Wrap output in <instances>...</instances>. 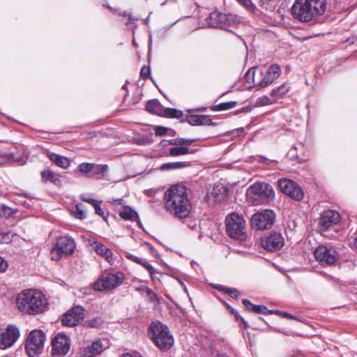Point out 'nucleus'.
Masks as SVG:
<instances>
[{"label":"nucleus","mask_w":357,"mask_h":357,"mask_svg":"<svg viewBox=\"0 0 357 357\" xmlns=\"http://www.w3.org/2000/svg\"><path fill=\"white\" fill-rule=\"evenodd\" d=\"M124 279L121 272L105 273L93 284V289L96 291L111 290L119 287Z\"/></svg>","instance_id":"obj_7"},{"label":"nucleus","mask_w":357,"mask_h":357,"mask_svg":"<svg viewBox=\"0 0 357 357\" xmlns=\"http://www.w3.org/2000/svg\"><path fill=\"white\" fill-rule=\"evenodd\" d=\"M102 257H104L109 264H112L114 261L113 257V253L112 250L107 248L103 255Z\"/></svg>","instance_id":"obj_42"},{"label":"nucleus","mask_w":357,"mask_h":357,"mask_svg":"<svg viewBox=\"0 0 357 357\" xmlns=\"http://www.w3.org/2000/svg\"><path fill=\"white\" fill-rule=\"evenodd\" d=\"M197 141V139H188V138H177L174 139L169 141V144L172 145H182V146H189L192 144L193 142Z\"/></svg>","instance_id":"obj_32"},{"label":"nucleus","mask_w":357,"mask_h":357,"mask_svg":"<svg viewBox=\"0 0 357 357\" xmlns=\"http://www.w3.org/2000/svg\"><path fill=\"white\" fill-rule=\"evenodd\" d=\"M289 85L287 83H284L280 86L273 89L271 95L276 98L281 97L286 94L289 91Z\"/></svg>","instance_id":"obj_30"},{"label":"nucleus","mask_w":357,"mask_h":357,"mask_svg":"<svg viewBox=\"0 0 357 357\" xmlns=\"http://www.w3.org/2000/svg\"><path fill=\"white\" fill-rule=\"evenodd\" d=\"M165 200L167 210L176 218L183 219L190 214L192 204L185 186H172L165 192Z\"/></svg>","instance_id":"obj_1"},{"label":"nucleus","mask_w":357,"mask_h":357,"mask_svg":"<svg viewBox=\"0 0 357 357\" xmlns=\"http://www.w3.org/2000/svg\"><path fill=\"white\" fill-rule=\"evenodd\" d=\"M76 210L74 212L75 217L79 220H83L86 218V213L83 210V206L81 204H78L75 206Z\"/></svg>","instance_id":"obj_39"},{"label":"nucleus","mask_w":357,"mask_h":357,"mask_svg":"<svg viewBox=\"0 0 357 357\" xmlns=\"http://www.w3.org/2000/svg\"><path fill=\"white\" fill-rule=\"evenodd\" d=\"M146 109L148 112L162 115L163 109L162 108L160 102L156 100H151L147 102L146 105Z\"/></svg>","instance_id":"obj_25"},{"label":"nucleus","mask_w":357,"mask_h":357,"mask_svg":"<svg viewBox=\"0 0 357 357\" xmlns=\"http://www.w3.org/2000/svg\"><path fill=\"white\" fill-rule=\"evenodd\" d=\"M107 168H108L107 165H95V164H93V171H92L90 176L94 177L96 178H101L105 176V174L107 170Z\"/></svg>","instance_id":"obj_26"},{"label":"nucleus","mask_w":357,"mask_h":357,"mask_svg":"<svg viewBox=\"0 0 357 357\" xmlns=\"http://www.w3.org/2000/svg\"><path fill=\"white\" fill-rule=\"evenodd\" d=\"M226 231L229 237L243 241L247 238L246 223L242 215L231 213L225 218Z\"/></svg>","instance_id":"obj_6"},{"label":"nucleus","mask_w":357,"mask_h":357,"mask_svg":"<svg viewBox=\"0 0 357 357\" xmlns=\"http://www.w3.org/2000/svg\"><path fill=\"white\" fill-rule=\"evenodd\" d=\"M93 163L83 162L78 165L77 169L79 172L86 174L93 171Z\"/></svg>","instance_id":"obj_36"},{"label":"nucleus","mask_w":357,"mask_h":357,"mask_svg":"<svg viewBox=\"0 0 357 357\" xmlns=\"http://www.w3.org/2000/svg\"><path fill=\"white\" fill-rule=\"evenodd\" d=\"M14 158L13 153H8L5 152H0V163L9 162Z\"/></svg>","instance_id":"obj_41"},{"label":"nucleus","mask_w":357,"mask_h":357,"mask_svg":"<svg viewBox=\"0 0 357 357\" xmlns=\"http://www.w3.org/2000/svg\"><path fill=\"white\" fill-rule=\"evenodd\" d=\"M46 156L56 166L67 169L70 165V160L67 157L50 152L46 151Z\"/></svg>","instance_id":"obj_20"},{"label":"nucleus","mask_w":357,"mask_h":357,"mask_svg":"<svg viewBox=\"0 0 357 357\" xmlns=\"http://www.w3.org/2000/svg\"><path fill=\"white\" fill-rule=\"evenodd\" d=\"M150 68L149 66H144L142 68H141V71H140V76L143 78V79H148L150 76Z\"/></svg>","instance_id":"obj_43"},{"label":"nucleus","mask_w":357,"mask_h":357,"mask_svg":"<svg viewBox=\"0 0 357 357\" xmlns=\"http://www.w3.org/2000/svg\"><path fill=\"white\" fill-rule=\"evenodd\" d=\"M326 5V0H296L291 12L294 18L307 22L323 15Z\"/></svg>","instance_id":"obj_3"},{"label":"nucleus","mask_w":357,"mask_h":357,"mask_svg":"<svg viewBox=\"0 0 357 357\" xmlns=\"http://www.w3.org/2000/svg\"><path fill=\"white\" fill-rule=\"evenodd\" d=\"M84 317V308L81 306H76L63 315L61 322L64 326L72 327L82 321Z\"/></svg>","instance_id":"obj_17"},{"label":"nucleus","mask_w":357,"mask_h":357,"mask_svg":"<svg viewBox=\"0 0 357 357\" xmlns=\"http://www.w3.org/2000/svg\"><path fill=\"white\" fill-rule=\"evenodd\" d=\"M124 200L123 199H115L113 200V204L116 205H123Z\"/></svg>","instance_id":"obj_55"},{"label":"nucleus","mask_w":357,"mask_h":357,"mask_svg":"<svg viewBox=\"0 0 357 357\" xmlns=\"http://www.w3.org/2000/svg\"><path fill=\"white\" fill-rule=\"evenodd\" d=\"M269 102V99L268 97L266 96H264V97H261V98H259L258 100H257V104L259 105H267Z\"/></svg>","instance_id":"obj_52"},{"label":"nucleus","mask_w":357,"mask_h":357,"mask_svg":"<svg viewBox=\"0 0 357 357\" xmlns=\"http://www.w3.org/2000/svg\"><path fill=\"white\" fill-rule=\"evenodd\" d=\"M206 21L211 27L226 29L235 24L236 16L232 14L213 12L209 15Z\"/></svg>","instance_id":"obj_11"},{"label":"nucleus","mask_w":357,"mask_h":357,"mask_svg":"<svg viewBox=\"0 0 357 357\" xmlns=\"http://www.w3.org/2000/svg\"><path fill=\"white\" fill-rule=\"evenodd\" d=\"M186 122L192 126L211 125L212 121L205 115H190L186 117Z\"/></svg>","instance_id":"obj_21"},{"label":"nucleus","mask_w":357,"mask_h":357,"mask_svg":"<svg viewBox=\"0 0 357 357\" xmlns=\"http://www.w3.org/2000/svg\"><path fill=\"white\" fill-rule=\"evenodd\" d=\"M75 241L72 238L67 236H60L51 250L52 259L57 261L63 255H72L75 251Z\"/></svg>","instance_id":"obj_8"},{"label":"nucleus","mask_w":357,"mask_h":357,"mask_svg":"<svg viewBox=\"0 0 357 357\" xmlns=\"http://www.w3.org/2000/svg\"><path fill=\"white\" fill-rule=\"evenodd\" d=\"M275 192L272 186L265 182H256L246 192L247 199L254 205L267 204L273 201Z\"/></svg>","instance_id":"obj_5"},{"label":"nucleus","mask_w":357,"mask_h":357,"mask_svg":"<svg viewBox=\"0 0 357 357\" xmlns=\"http://www.w3.org/2000/svg\"><path fill=\"white\" fill-rule=\"evenodd\" d=\"M275 220V214L274 211L266 209L255 213L251 218V224L253 227L257 229H267L273 225Z\"/></svg>","instance_id":"obj_10"},{"label":"nucleus","mask_w":357,"mask_h":357,"mask_svg":"<svg viewBox=\"0 0 357 357\" xmlns=\"http://www.w3.org/2000/svg\"><path fill=\"white\" fill-rule=\"evenodd\" d=\"M70 342L69 337L64 334L55 336L52 342V354L54 357H59L66 354L70 349Z\"/></svg>","instance_id":"obj_15"},{"label":"nucleus","mask_w":357,"mask_h":357,"mask_svg":"<svg viewBox=\"0 0 357 357\" xmlns=\"http://www.w3.org/2000/svg\"><path fill=\"white\" fill-rule=\"evenodd\" d=\"M284 244V238L279 232H271L261 238V247L270 252L280 250Z\"/></svg>","instance_id":"obj_13"},{"label":"nucleus","mask_w":357,"mask_h":357,"mask_svg":"<svg viewBox=\"0 0 357 357\" xmlns=\"http://www.w3.org/2000/svg\"><path fill=\"white\" fill-rule=\"evenodd\" d=\"M281 73V68L278 65L271 66L262 79L256 84L257 89L266 87L276 79Z\"/></svg>","instance_id":"obj_19"},{"label":"nucleus","mask_w":357,"mask_h":357,"mask_svg":"<svg viewBox=\"0 0 357 357\" xmlns=\"http://www.w3.org/2000/svg\"><path fill=\"white\" fill-rule=\"evenodd\" d=\"M167 132V128L162 126H158L155 128V134L158 136H163Z\"/></svg>","instance_id":"obj_47"},{"label":"nucleus","mask_w":357,"mask_h":357,"mask_svg":"<svg viewBox=\"0 0 357 357\" xmlns=\"http://www.w3.org/2000/svg\"><path fill=\"white\" fill-rule=\"evenodd\" d=\"M183 113L181 110L175 108H165L163 109L162 115L167 118L180 119L183 116Z\"/></svg>","instance_id":"obj_29"},{"label":"nucleus","mask_w":357,"mask_h":357,"mask_svg":"<svg viewBox=\"0 0 357 357\" xmlns=\"http://www.w3.org/2000/svg\"><path fill=\"white\" fill-rule=\"evenodd\" d=\"M236 105V102L235 101L225 102L214 105L213 109L214 111H224L231 109L234 107Z\"/></svg>","instance_id":"obj_34"},{"label":"nucleus","mask_w":357,"mask_h":357,"mask_svg":"<svg viewBox=\"0 0 357 357\" xmlns=\"http://www.w3.org/2000/svg\"><path fill=\"white\" fill-rule=\"evenodd\" d=\"M227 307L230 310L231 313L233 314L235 316L236 320L243 321V319L241 317V315L237 312L236 310H235L234 308L231 307L227 304Z\"/></svg>","instance_id":"obj_51"},{"label":"nucleus","mask_w":357,"mask_h":357,"mask_svg":"<svg viewBox=\"0 0 357 357\" xmlns=\"http://www.w3.org/2000/svg\"><path fill=\"white\" fill-rule=\"evenodd\" d=\"M94 355L100 354L105 348L106 346L102 344L100 340L93 342L91 345L87 346Z\"/></svg>","instance_id":"obj_33"},{"label":"nucleus","mask_w":357,"mask_h":357,"mask_svg":"<svg viewBox=\"0 0 357 357\" xmlns=\"http://www.w3.org/2000/svg\"><path fill=\"white\" fill-rule=\"evenodd\" d=\"M20 337L19 329L13 325H9L0 335V349L10 347Z\"/></svg>","instance_id":"obj_16"},{"label":"nucleus","mask_w":357,"mask_h":357,"mask_svg":"<svg viewBox=\"0 0 357 357\" xmlns=\"http://www.w3.org/2000/svg\"><path fill=\"white\" fill-rule=\"evenodd\" d=\"M250 71H251V70H250L248 72V73H247V77H248L250 76Z\"/></svg>","instance_id":"obj_56"},{"label":"nucleus","mask_w":357,"mask_h":357,"mask_svg":"<svg viewBox=\"0 0 357 357\" xmlns=\"http://www.w3.org/2000/svg\"><path fill=\"white\" fill-rule=\"evenodd\" d=\"M107 8L113 13L114 15H118L119 16H124L128 17V22H126V24L128 25L131 22V21L133 20V17L130 13H127L126 12L120 11L119 9H115L112 8L110 6L107 5Z\"/></svg>","instance_id":"obj_35"},{"label":"nucleus","mask_w":357,"mask_h":357,"mask_svg":"<svg viewBox=\"0 0 357 357\" xmlns=\"http://www.w3.org/2000/svg\"><path fill=\"white\" fill-rule=\"evenodd\" d=\"M349 241L350 245L352 248H354L357 250V238L356 237L350 238Z\"/></svg>","instance_id":"obj_53"},{"label":"nucleus","mask_w":357,"mask_h":357,"mask_svg":"<svg viewBox=\"0 0 357 357\" xmlns=\"http://www.w3.org/2000/svg\"><path fill=\"white\" fill-rule=\"evenodd\" d=\"M81 357H94V353L91 351V349L86 347L83 348L80 352Z\"/></svg>","instance_id":"obj_44"},{"label":"nucleus","mask_w":357,"mask_h":357,"mask_svg":"<svg viewBox=\"0 0 357 357\" xmlns=\"http://www.w3.org/2000/svg\"><path fill=\"white\" fill-rule=\"evenodd\" d=\"M102 324V321L100 318H95L85 322L86 326L91 328H99L101 326Z\"/></svg>","instance_id":"obj_40"},{"label":"nucleus","mask_w":357,"mask_h":357,"mask_svg":"<svg viewBox=\"0 0 357 357\" xmlns=\"http://www.w3.org/2000/svg\"><path fill=\"white\" fill-rule=\"evenodd\" d=\"M40 175L42 180L44 182L49 181L54 184H58L61 182V181L56 177L54 172L50 169H45L42 171Z\"/></svg>","instance_id":"obj_28"},{"label":"nucleus","mask_w":357,"mask_h":357,"mask_svg":"<svg viewBox=\"0 0 357 357\" xmlns=\"http://www.w3.org/2000/svg\"><path fill=\"white\" fill-rule=\"evenodd\" d=\"M93 246L96 252L102 257L107 249V248L104 244L96 241L93 243Z\"/></svg>","instance_id":"obj_37"},{"label":"nucleus","mask_w":357,"mask_h":357,"mask_svg":"<svg viewBox=\"0 0 357 357\" xmlns=\"http://www.w3.org/2000/svg\"><path fill=\"white\" fill-rule=\"evenodd\" d=\"M148 334L160 350H168L174 344V338L169 328L160 321H154L149 327Z\"/></svg>","instance_id":"obj_4"},{"label":"nucleus","mask_w":357,"mask_h":357,"mask_svg":"<svg viewBox=\"0 0 357 357\" xmlns=\"http://www.w3.org/2000/svg\"><path fill=\"white\" fill-rule=\"evenodd\" d=\"M242 303L246 309L257 314L271 313L273 311L268 310L267 307L261 305H254L248 299H243Z\"/></svg>","instance_id":"obj_23"},{"label":"nucleus","mask_w":357,"mask_h":357,"mask_svg":"<svg viewBox=\"0 0 357 357\" xmlns=\"http://www.w3.org/2000/svg\"><path fill=\"white\" fill-rule=\"evenodd\" d=\"M80 198L83 202H87V203L91 204L92 206H93L97 202L96 200L91 198L86 194L81 195Z\"/></svg>","instance_id":"obj_45"},{"label":"nucleus","mask_w":357,"mask_h":357,"mask_svg":"<svg viewBox=\"0 0 357 357\" xmlns=\"http://www.w3.org/2000/svg\"><path fill=\"white\" fill-rule=\"evenodd\" d=\"M278 186L281 191L296 201L303 198L304 193L302 188L294 181L282 178L278 181Z\"/></svg>","instance_id":"obj_12"},{"label":"nucleus","mask_w":357,"mask_h":357,"mask_svg":"<svg viewBox=\"0 0 357 357\" xmlns=\"http://www.w3.org/2000/svg\"><path fill=\"white\" fill-rule=\"evenodd\" d=\"M17 309L25 314H37L43 312L47 307L45 296L40 291L29 289L21 291L16 298Z\"/></svg>","instance_id":"obj_2"},{"label":"nucleus","mask_w":357,"mask_h":357,"mask_svg":"<svg viewBox=\"0 0 357 357\" xmlns=\"http://www.w3.org/2000/svg\"><path fill=\"white\" fill-rule=\"evenodd\" d=\"M46 336L43 331L40 330L32 331L27 339L25 349L29 356H34L43 352Z\"/></svg>","instance_id":"obj_9"},{"label":"nucleus","mask_w":357,"mask_h":357,"mask_svg":"<svg viewBox=\"0 0 357 357\" xmlns=\"http://www.w3.org/2000/svg\"><path fill=\"white\" fill-rule=\"evenodd\" d=\"M275 313L278 314H280L281 317H284V318H288V319H296V317L294 315H292V314H291L289 313H287L286 312H282V311L276 310Z\"/></svg>","instance_id":"obj_50"},{"label":"nucleus","mask_w":357,"mask_h":357,"mask_svg":"<svg viewBox=\"0 0 357 357\" xmlns=\"http://www.w3.org/2000/svg\"><path fill=\"white\" fill-rule=\"evenodd\" d=\"M215 287L219 291L228 294L232 298H238V297L241 295L240 292L234 288L227 287L222 285H217Z\"/></svg>","instance_id":"obj_31"},{"label":"nucleus","mask_w":357,"mask_h":357,"mask_svg":"<svg viewBox=\"0 0 357 357\" xmlns=\"http://www.w3.org/2000/svg\"><path fill=\"white\" fill-rule=\"evenodd\" d=\"M192 153H194V151L186 146H174L169 149V153L172 156H179Z\"/></svg>","instance_id":"obj_27"},{"label":"nucleus","mask_w":357,"mask_h":357,"mask_svg":"<svg viewBox=\"0 0 357 357\" xmlns=\"http://www.w3.org/2000/svg\"><path fill=\"white\" fill-rule=\"evenodd\" d=\"M120 217L125 220H136L139 227H142L137 213L130 206H126L124 210L119 213Z\"/></svg>","instance_id":"obj_22"},{"label":"nucleus","mask_w":357,"mask_h":357,"mask_svg":"<svg viewBox=\"0 0 357 357\" xmlns=\"http://www.w3.org/2000/svg\"><path fill=\"white\" fill-rule=\"evenodd\" d=\"M190 165V162H171L163 163L161 165L160 169L162 171L176 169H183Z\"/></svg>","instance_id":"obj_24"},{"label":"nucleus","mask_w":357,"mask_h":357,"mask_svg":"<svg viewBox=\"0 0 357 357\" xmlns=\"http://www.w3.org/2000/svg\"><path fill=\"white\" fill-rule=\"evenodd\" d=\"M127 257L128 259H130V260H132V261H135V262H136V263H137L139 264H142V259H139L137 257H135V256L132 255H129L127 256Z\"/></svg>","instance_id":"obj_54"},{"label":"nucleus","mask_w":357,"mask_h":357,"mask_svg":"<svg viewBox=\"0 0 357 357\" xmlns=\"http://www.w3.org/2000/svg\"><path fill=\"white\" fill-rule=\"evenodd\" d=\"M140 264L142 265L149 272V274L151 276L153 275L154 268L150 264H149L146 261H144L143 259H142V264Z\"/></svg>","instance_id":"obj_46"},{"label":"nucleus","mask_w":357,"mask_h":357,"mask_svg":"<svg viewBox=\"0 0 357 357\" xmlns=\"http://www.w3.org/2000/svg\"><path fill=\"white\" fill-rule=\"evenodd\" d=\"M340 221V215L338 212L333 210H326L321 214L319 218L321 230L326 231L337 225Z\"/></svg>","instance_id":"obj_18"},{"label":"nucleus","mask_w":357,"mask_h":357,"mask_svg":"<svg viewBox=\"0 0 357 357\" xmlns=\"http://www.w3.org/2000/svg\"><path fill=\"white\" fill-rule=\"evenodd\" d=\"M246 10L251 13H254L256 9L255 6L251 0H237Z\"/></svg>","instance_id":"obj_38"},{"label":"nucleus","mask_w":357,"mask_h":357,"mask_svg":"<svg viewBox=\"0 0 357 357\" xmlns=\"http://www.w3.org/2000/svg\"><path fill=\"white\" fill-rule=\"evenodd\" d=\"M2 357H12L10 356H2Z\"/></svg>","instance_id":"obj_57"},{"label":"nucleus","mask_w":357,"mask_h":357,"mask_svg":"<svg viewBox=\"0 0 357 357\" xmlns=\"http://www.w3.org/2000/svg\"><path fill=\"white\" fill-rule=\"evenodd\" d=\"M314 257L322 266L333 264L337 260V253L333 249L326 246L321 245L316 248L314 252Z\"/></svg>","instance_id":"obj_14"},{"label":"nucleus","mask_w":357,"mask_h":357,"mask_svg":"<svg viewBox=\"0 0 357 357\" xmlns=\"http://www.w3.org/2000/svg\"><path fill=\"white\" fill-rule=\"evenodd\" d=\"M93 206L95 208L96 213L104 218V212L102 208L100 207L99 203L97 202Z\"/></svg>","instance_id":"obj_49"},{"label":"nucleus","mask_w":357,"mask_h":357,"mask_svg":"<svg viewBox=\"0 0 357 357\" xmlns=\"http://www.w3.org/2000/svg\"><path fill=\"white\" fill-rule=\"evenodd\" d=\"M8 268V263L7 261L0 257V273L5 272Z\"/></svg>","instance_id":"obj_48"}]
</instances>
